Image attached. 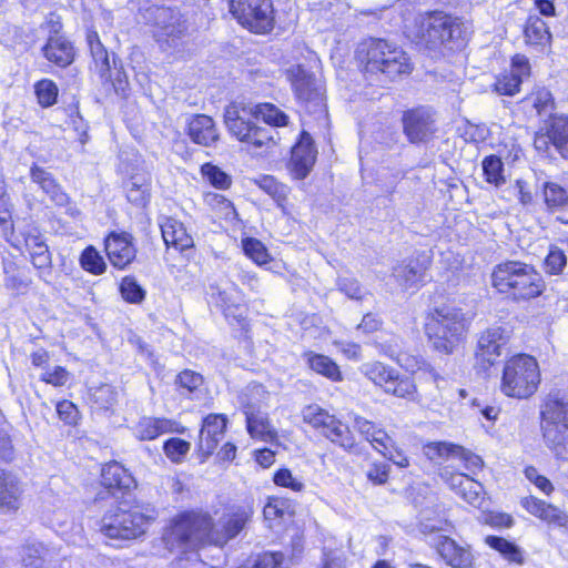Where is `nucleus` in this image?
I'll return each instance as SVG.
<instances>
[{"instance_id":"nucleus-27","label":"nucleus","mask_w":568,"mask_h":568,"mask_svg":"<svg viewBox=\"0 0 568 568\" xmlns=\"http://www.w3.org/2000/svg\"><path fill=\"white\" fill-rule=\"evenodd\" d=\"M190 139L200 145L210 146L219 140L213 119L205 114H196L187 123Z\"/></svg>"},{"instance_id":"nucleus-11","label":"nucleus","mask_w":568,"mask_h":568,"mask_svg":"<svg viewBox=\"0 0 568 568\" xmlns=\"http://www.w3.org/2000/svg\"><path fill=\"white\" fill-rule=\"evenodd\" d=\"M251 116H253L251 105L232 103L225 109L224 122L229 132L239 141L252 145L255 149L268 146L273 143L271 131L252 123L250 120Z\"/></svg>"},{"instance_id":"nucleus-61","label":"nucleus","mask_w":568,"mask_h":568,"mask_svg":"<svg viewBox=\"0 0 568 568\" xmlns=\"http://www.w3.org/2000/svg\"><path fill=\"white\" fill-rule=\"evenodd\" d=\"M338 290L353 300H362L364 291L357 280L353 277H339L337 282Z\"/></svg>"},{"instance_id":"nucleus-10","label":"nucleus","mask_w":568,"mask_h":568,"mask_svg":"<svg viewBox=\"0 0 568 568\" xmlns=\"http://www.w3.org/2000/svg\"><path fill=\"white\" fill-rule=\"evenodd\" d=\"M539 383L540 371L535 357L518 354L505 362L500 390L506 396L519 399L528 398L536 393Z\"/></svg>"},{"instance_id":"nucleus-21","label":"nucleus","mask_w":568,"mask_h":568,"mask_svg":"<svg viewBox=\"0 0 568 568\" xmlns=\"http://www.w3.org/2000/svg\"><path fill=\"white\" fill-rule=\"evenodd\" d=\"M530 74L529 61L525 55L517 54L513 58L511 69L497 77L494 84L495 91L503 95H514L525 78Z\"/></svg>"},{"instance_id":"nucleus-22","label":"nucleus","mask_w":568,"mask_h":568,"mask_svg":"<svg viewBox=\"0 0 568 568\" xmlns=\"http://www.w3.org/2000/svg\"><path fill=\"white\" fill-rule=\"evenodd\" d=\"M132 432L139 440H153L168 433L182 434L184 427L173 419L144 416L132 427Z\"/></svg>"},{"instance_id":"nucleus-30","label":"nucleus","mask_w":568,"mask_h":568,"mask_svg":"<svg viewBox=\"0 0 568 568\" xmlns=\"http://www.w3.org/2000/svg\"><path fill=\"white\" fill-rule=\"evenodd\" d=\"M161 233L164 243L179 251H183L193 245V239L187 234L184 225L169 216H164L160 221Z\"/></svg>"},{"instance_id":"nucleus-50","label":"nucleus","mask_w":568,"mask_h":568,"mask_svg":"<svg viewBox=\"0 0 568 568\" xmlns=\"http://www.w3.org/2000/svg\"><path fill=\"white\" fill-rule=\"evenodd\" d=\"M91 400L101 409H109L116 403L118 393L114 387L103 384L90 390Z\"/></svg>"},{"instance_id":"nucleus-32","label":"nucleus","mask_w":568,"mask_h":568,"mask_svg":"<svg viewBox=\"0 0 568 568\" xmlns=\"http://www.w3.org/2000/svg\"><path fill=\"white\" fill-rule=\"evenodd\" d=\"M544 200L551 213H557V220L568 223V190L555 182L544 184Z\"/></svg>"},{"instance_id":"nucleus-42","label":"nucleus","mask_w":568,"mask_h":568,"mask_svg":"<svg viewBox=\"0 0 568 568\" xmlns=\"http://www.w3.org/2000/svg\"><path fill=\"white\" fill-rule=\"evenodd\" d=\"M150 178L134 175L126 184V197L136 206H145L150 201Z\"/></svg>"},{"instance_id":"nucleus-4","label":"nucleus","mask_w":568,"mask_h":568,"mask_svg":"<svg viewBox=\"0 0 568 568\" xmlns=\"http://www.w3.org/2000/svg\"><path fill=\"white\" fill-rule=\"evenodd\" d=\"M491 284L499 293L516 301L535 298L546 287L541 274L532 265L520 261L496 265L491 273Z\"/></svg>"},{"instance_id":"nucleus-40","label":"nucleus","mask_w":568,"mask_h":568,"mask_svg":"<svg viewBox=\"0 0 568 568\" xmlns=\"http://www.w3.org/2000/svg\"><path fill=\"white\" fill-rule=\"evenodd\" d=\"M90 52L94 62V68L101 79H111V64L106 49L101 43L99 34L90 31L87 36Z\"/></svg>"},{"instance_id":"nucleus-36","label":"nucleus","mask_w":568,"mask_h":568,"mask_svg":"<svg viewBox=\"0 0 568 568\" xmlns=\"http://www.w3.org/2000/svg\"><path fill=\"white\" fill-rule=\"evenodd\" d=\"M44 57L60 67L70 64L73 60V47L61 37H51L43 48Z\"/></svg>"},{"instance_id":"nucleus-47","label":"nucleus","mask_w":568,"mask_h":568,"mask_svg":"<svg viewBox=\"0 0 568 568\" xmlns=\"http://www.w3.org/2000/svg\"><path fill=\"white\" fill-rule=\"evenodd\" d=\"M483 171L488 183L495 186L505 184L504 163L498 156H486L483 161Z\"/></svg>"},{"instance_id":"nucleus-2","label":"nucleus","mask_w":568,"mask_h":568,"mask_svg":"<svg viewBox=\"0 0 568 568\" xmlns=\"http://www.w3.org/2000/svg\"><path fill=\"white\" fill-rule=\"evenodd\" d=\"M356 60L365 73L383 75L388 80L409 74L413 64L408 54L396 43L381 38H368L358 43Z\"/></svg>"},{"instance_id":"nucleus-54","label":"nucleus","mask_w":568,"mask_h":568,"mask_svg":"<svg viewBox=\"0 0 568 568\" xmlns=\"http://www.w3.org/2000/svg\"><path fill=\"white\" fill-rule=\"evenodd\" d=\"M243 250L258 265H264L270 261L266 247L256 239L243 240Z\"/></svg>"},{"instance_id":"nucleus-44","label":"nucleus","mask_w":568,"mask_h":568,"mask_svg":"<svg viewBox=\"0 0 568 568\" xmlns=\"http://www.w3.org/2000/svg\"><path fill=\"white\" fill-rule=\"evenodd\" d=\"M251 106L255 119H262L265 123L273 126H285L287 124L288 116L271 103H261Z\"/></svg>"},{"instance_id":"nucleus-57","label":"nucleus","mask_w":568,"mask_h":568,"mask_svg":"<svg viewBox=\"0 0 568 568\" xmlns=\"http://www.w3.org/2000/svg\"><path fill=\"white\" fill-rule=\"evenodd\" d=\"M175 383L187 393H194L203 385V377L194 371L184 369L176 376Z\"/></svg>"},{"instance_id":"nucleus-52","label":"nucleus","mask_w":568,"mask_h":568,"mask_svg":"<svg viewBox=\"0 0 568 568\" xmlns=\"http://www.w3.org/2000/svg\"><path fill=\"white\" fill-rule=\"evenodd\" d=\"M121 296L129 303L139 304L145 298V291L132 276H125L120 284Z\"/></svg>"},{"instance_id":"nucleus-6","label":"nucleus","mask_w":568,"mask_h":568,"mask_svg":"<svg viewBox=\"0 0 568 568\" xmlns=\"http://www.w3.org/2000/svg\"><path fill=\"white\" fill-rule=\"evenodd\" d=\"M467 327V318L462 308L443 305L430 314L425 331L434 349L450 354L463 342Z\"/></svg>"},{"instance_id":"nucleus-46","label":"nucleus","mask_w":568,"mask_h":568,"mask_svg":"<svg viewBox=\"0 0 568 568\" xmlns=\"http://www.w3.org/2000/svg\"><path fill=\"white\" fill-rule=\"evenodd\" d=\"M485 541L489 547L500 552L508 561L518 565L524 564L523 551L515 544L497 536H487Z\"/></svg>"},{"instance_id":"nucleus-12","label":"nucleus","mask_w":568,"mask_h":568,"mask_svg":"<svg viewBox=\"0 0 568 568\" xmlns=\"http://www.w3.org/2000/svg\"><path fill=\"white\" fill-rule=\"evenodd\" d=\"M361 373L386 394L413 400L417 393L415 382L409 376L382 362H368L361 366Z\"/></svg>"},{"instance_id":"nucleus-62","label":"nucleus","mask_w":568,"mask_h":568,"mask_svg":"<svg viewBox=\"0 0 568 568\" xmlns=\"http://www.w3.org/2000/svg\"><path fill=\"white\" fill-rule=\"evenodd\" d=\"M40 379L53 386H63L69 381V373L62 366H55L52 371L42 373Z\"/></svg>"},{"instance_id":"nucleus-18","label":"nucleus","mask_w":568,"mask_h":568,"mask_svg":"<svg viewBox=\"0 0 568 568\" xmlns=\"http://www.w3.org/2000/svg\"><path fill=\"white\" fill-rule=\"evenodd\" d=\"M403 124L405 134L413 143L428 141L437 130L435 114L426 108L407 111Z\"/></svg>"},{"instance_id":"nucleus-59","label":"nucleus","mask_w":568,"mask_h":568,"mask_svg":"<svg viewBox=\"0 0 568 568\" xmlns=\"http://www.w3.org/2000/svg\"><path fill=\"white\" fill-rule=\"evenodd\" d=\"M59 418L68 425H75L79 419V410L70 400H61L57 404Z\"/></svg>"},{"instance_id":"nucleus-15","label":"nucleus","mask_w":568,"mask_h":568,"mask_svg":"<svg viewBox=\"0 0 568 568\" xmlns=\"http://www.w3.org/2000/svg\"><path fill=\"white\" fill-rule=\"evenodd\" d=\"M233 17L255 33H266L273 26L271 0H229Z\"/></svg>"},{"instance_id":"nucleus-55","label":"nucleus","mask_w":568,"mask_h":568,"mask_svg":"<svg viewBox=\"0 0 568 568\" xmlns=\"http://www.w3.org/2000/svg\"><path fill=\"white\" fill-rule=\"evenodd\" d=\"M274 484L288 488L295 493L303 491L305 488V484L301 477L294 476L292 471L287 468L278 469L273 477Z\"/></svg>"},{"instance_id":"nucleus-29","label":"nucleus","mask_w":568,"mask_h":568,"mask_svg":"<svg viewBox=\"0 0 568 568\" xmlns=\"http://www.w3.org/2000/svg\"><path fill=\"white\" fill-rule=\"evenodd\" d=\"M523 507L532 516L540 518L548 525L559 527L567 523L568 515L558 507L547 504L536 497H526L521 500Z\"/></svg>"},{"instance_id":"nucleus-9","label":"nucleus","mask_w":568,"mask_h":568,"mask_svg":"<svg viewBox=\"0 0 568 568\" xmlns=\"http://www.w3.org/2000/svg\"><path fill=\"white\" fill-rule=\"evenodd\" d=\"M143 18L164 51L178 49L189 34L187 20L175 7L152 4L144 10Z\"/></svg>"},{"instance_id":"nucleus-34","label":"nucleus","mask_w":568,"mask_h":568,"mask_svg":"<svg viewBox=\"0 0 568 568\" xmlns=\"http://www.w3.org/2000/svg\"><path fill=\"white\" fill-rule=\"evenodd\" d=\"M31 284V277L16 262H3V285L7 290L22 295L28 292Z\"/></svg>"},{"instance_id":"nucleus-26","label":"nucleus","mask_w":568,"mask_h":568,"mask_svg":"<svg viewBox=\"0 0 568 568\" xmlns=\"http://www.w3.org/2000/svg\"><path fill=\"white\" fill-rule=\"evenodd\" d=\"M22 488L12 473L0 469V513H14L21 505Z\"/></svg>"},{"instance_id":"nucleus-39","label":"nucleus","mask_w":568,"mask_h":568,"mask_svg":"<svg viewBox=\"0 0 568 568\" xmlns=\"http://www.w3.org/2000/svg\"><path fill=\"white\" fill-rule=\"evenodd\" d=\"M547 129L554 148L564 158H568V116L564 114L550 116Z\"/></svg>"},{"instance_id":"nucleus-33","label":"nucleus","mask_w":568,"mask_h":568,"mask_svg":"<svg viewBox=\"0 0 568 568\" xmlns=\"http://www.w3.org/2000/svg\"><path fill=\"white\" fill-rule=\"evenodd\" d=\"M427 264L426 257L423 261L404 262L394 268V276L404 288L416 287L425 281Z\"/></svg>"},{"instance_id":"nucleus-17","label":"nucleus","mask_w":568,"mask_h":568,"mask_svg":"<svg viewBox=\"0 0 568 568\" xmlns=\"http://www.w3.org/2000/svg\"><path fill=\"white\" fill-rule=\"evenodd\" d=\"M211 302L222 310L226 318L240 323L245 316L244 295L233 283L210 287Z\"/></svg>"},{"instance_id":"nucleus-37","label":"nucleus","mask_w":568,"mask_h":568,"mask_svg":"<svg viewBox=\"0 0 568 568\" xmlns=\"http://www.w3.org/2000/svg\"><path fill=\"white\" fill-rule=\"evenodd\" d=\"M31 179L34 183L40 185L43 192H45L57 205L68 203V195L61 190L51 173L39 166H32Z\"/></svg>"},{"instance_id":"nucleus-43","label":"nucleus","mask_w":568,"mask_h":568,"mask_svg":"<svg viewBox=\"0 0 568 568\" xmlns=\"http://www.w3.org/2000/svg\"><path fill=\"white\" fill-rule=\"evenodd\" d=\"M307 363L311 369L334 382L341 381V371L335 362L322 354L307 353Z\"/></svg>"},{"instance_id":"nucleus-16","label":"nucleus","mask_w":568,"mask_h":568,"mask_svg":"<svg viewBox=\"0 0 568 568\" xmlns=\"http://www.w3.org/2000/svg\"><path fill=\"white\" fill-rule=\"evenodd\" d=\"M507 343L508 335L503 327L494 326L487 328L480 333L477 341L475 352L476 363L480 365L483 369L489 368L501 356Z\"/></svg>"},{"instance_id":"nucleus-60","label":"nucleus","mask_w":568,"mask_h":568,"mask_svg":"<svg viewBox=\"0 0 568 568\" xmlns=\"http://www.w3.org/2000/svg\"><path fill=\"white\" fill-rule=\"evenodd\" d=\"M390 466L387 463H373L367 470V478L374 485H383L388 480Z\"/></svg>"},{"instance_id":"nucleus-7","label":"nucleus","mask_w":568,"mask_h":568,"mask_svg":"<svg viewBox=\"0 0 568 568\" xmlns=\"http://www.w3.org/2000/svg\"><path fill=\"white\" fill-rule=\"evenodd\" d=\"M155 518L154 509L120 504L103 515L100 531L110 539L133 540L143 536Z\"/></svg>"},{"instance_id":"nucleus-48","label":"nucleus","mask_w":568,"mask_h":568,"mask_svg":"<svg viewBox=\"0 0 568 568\" xmlns=\"http://www.w3.org/2000/svg\"><path fill=\"white\" fill-rule=\"evenodd\" d=\"M191 444L184 439L173 437L164 442L165 456L174 464H181L189 454Z\"/></svg>"},{"instance_id":"nucleus-8","label":"nucleus","mask_w":568,"mask_h":568,"mask_svg":"<svg viewBox=\"0 0 568 568\" xmlns=\"http://www.w3.org/2000/svg\"><path fill=\"white\" fill-rule=\"evenodd\" d=\"M420 530L428 535V544L437 555L452 568H473L474 555L467 545H460L453 538L440 534L450 527L449 521L444 517L433 518L427 510H423Z\"/></svg>"},{"instance_id":"nucleus-5","label":"nucleus","mask_w":568,"mask_h":568,"mask_svg":"<svg viewBox=\"0 0 568 568\" xmlns=\"http://www.w3.org/2000/svg\"><path fill=\"white\" fill-rule=\"evenodd\" d=\"M539 414L544 442L560 456L568 446V390L551 389L544 397Z\"/></svg>"},{"instance_id":"nucleus-56","label":"nucleus","mask_w":568,"mask_h":568,"mask_svg":"<svg viewBox=\"0 0 568 568\" xmlns=\"http://www.w3.org/2000/svg\"><path fill=\"white\" fill-rule=\"evenodd\" d=\"M567 264V257L562 250L550 246L545 258V270L549 274H560Z\"/></svg>"},{"instance_id":"nucleus-51","label":"nucleus","mask_w":568,"mask_h":568,"mask_svg":"<svg viewBox=\"0 0 568 568\" xmlns=\"http://www.w3.org/2000/svg\"><path fill=\"white\" fill-rule=\"evenodd\" d=\"M80 264L85 271L95 275L102 274L106 267L103 257L93 246H89L82 252Z\"/></svg>"},{"instance_id":"nucleus-24","label":"nucleus","mask_w":568,"mask_h":568,"mask_svg":"<svg viewBox=\"0 0 568 568\" xmlns=\"http://www.w3.org/2000/svg\"><path fill=\"white\" fill-rule=\"evenodd\" d=\"M105 251L111 264L118 268L129 265L136 254L132 236L128 233H111L105 240Z\"/></svg>"},{"instance_id":"nucleus-53","label":"nucleus","mask_w":568,"mask_h":568,"mask_svg":"<svg viewBox=\"0 0 568 568\" xmlns=\"http://www.w3.org/2000/svg\"><path fill=\"white\" fill-rule=\"evenodd\" d=\"M203 176L216 189L225 190L230 187L232 179L219 166L205 163L201 166Z\"/></svg>"},{"instance_id":"nucleus-58","label":"nucleus","mask_w":568,"mask_h":568,"mask_svg":"<svg viewBox=\"0 0 568 568\" xmlns=\"http://www.w3.org/2000/svg\"><path fill=\"white\" fill-rule=\"evenodd\" d=\"M287 511L286 501L280 498H270L263 508L265 520L274 521L284 518Z\"/></svg>"},{"instance_id":"nucleus-63","label":"nucleus","mask_w":568,"mask_h":568,"mask_svg":"<svg viewBox=\"0 0 568 568\" xmlns=\"http://www.w3.org/2000/svg\"><path fill=\"white\" fill-rule=\"evenodd\" d=\"M284 556L281 552H264L260 555L253 565L254 568H284Z\"/></svg>"},{"instance_id":"nucleus-38","label":"nucleus","mask_w":568,"mask_h":568,"mask_svg":"<svg viewBox=\"0 0 568 568\" xmlns=\"http://www.w3.org/2000/svg\"><path fill=\"white\" fill-rule=\"evenodd\" d=\"M244 414L246 417L247 432L253 438L268 440L274 437L275 433L264 414L255 412V408L252 405H246L244 407Z\"/></svg>"},{"instance_id":"nucleus-45","label":"nucleus","mask_w":568,"mask_h":568,"mask_svg":"<svg viewBox=\"0 0 568 568\" xmlns=\"http://www.w3.org/2000/svg\"><path fill=\"white\" fill-rule=\"evenodd\" d=\"M254 183L266 194H268L278 206L284 207V202L288 193V187L278 182L271 175H263L254 180Z\"/></svg>"},{"instance_id":"nucleus-1","label":"nucleus","mask_w":568,"mask_h":568,"mask_svg":"<svg viewBox=\"0 0 568 568\" xmlns=\"http://www.w3.org/2000/svg\"><path fill=\"white\" fill-rule=\"evenodd\" d=\"M253 513L250 503L232 506L216 525L207 514L183 513L172 520L163 535V541L171 551L195 548L206 541L224 545L243 530Z\"/></svg>"},{"instance_id":"nucleus-13","label":"nucleus","mask_w":568,"mask_h":568,"mask_svg":"<svg viewBox=\"0 0 568 568\" xmlns=\"http://www.w3.org/2000/svg\"><path fill=\"white\" fill-rule=\"evenodd\" d=\"M303 420L318 429L327 439L345 450L355 446V438L348 426L317 404H311L302 410Z\"/></svg>"},{"instance_id":"nucleus-28","label":"nucleus","mask_w":568,"mask_h":568,"mask_svg":"<svg viewBox=\"0 0 568 568\" xmlns=\"http://www.w3.org/2000/svg\"><path fill=\"white\" fill-rule=\"evenodd\" d=\"M57 554L55 548L33 540L22 546L20 558L22 566L26 568H44Z\"/></svg>"},{"instance_id":"nucleus-19","label":"nucleus","mask_w":568,"mask_h":568,"mask_svg":"<svg viewBox=\"0 0 568 568\" xmlns=\"http://www.w3.org/2000/svg\"><path fill=\"white\" fill-rule=\"evenodd\" d=\"M443 480L469 505L480 508L485 501L483 485L463 473H452L444 469Z\"/></svg>"},{"instance_id":"nucleus-64","label":"nucleus","mask_w":568,"mask_h":568,"mask_svg":"<svg viewBox=\"0 0 568 568\" xmlns=\"http://www.w3.org/2000/svg\"><path fill=\"white\" fill-rule=\"evenodd\" d=\"M346 557L341 550L324 552L323 568H346Z\"/></svg>"},{"instance_id":"nucleus-41","label":"nucleus","mask_w":568,"mask_h":568,"mask_svg":"<svg viewBox=\"0 0 568 568\" xmlns=\"http://www.w3.org/2000/svg\"><path fill=\"white\" fill-rule=\"evenodd\" d=\"M524 33L526 43L536 48H545L551 40L546 22L537 16H530L527 19Z\"/></svg>"},{"instance_id":"nucleus-49","label":"nucleus","mask_w":568,"mask_h":568,"mask_svg":"<svg viewBox=\"0 0 568 568\" xmlns=\"http://www.w3.org/2000/svg\"><path fill=\"white\" fill-rule=\"evenodd\" d=\"M34 92L41 106L48 108L57 102L58 87L49 79H42L34 84Z\"/></svg>"},{"instance_id":"nucleus-35","label":"nucleus","mask_w":568,"mask_h":568,"mask_svg":"<svg viewBox=\"0 0 568 568\" xmlns=\"http://www.w3.org/2000/svg\"><path fill=\"white\" fill-rule=\"evenodd\" d=\"M24 243L33 266L38 270L50 268L52 263L51 253L42 235L39 233H29L24 239Z\"/></svg>"},{"instance_id":"nucleus-14","label":"nucleus","mask_w":568,"mask_h":568,"mask_svg":"<svg viewBox=\"0 0 568 568\" xmlns=\"http://www.w3.org/2000/svg\"><path fill=\"white\" fill-rule=\"evenodd\" d=\"M297 100L308 113L323 115L326 113L322 83L302 65H293L287 70Z\"/></svg>"},{"instance_id":"nucleus-3","label":"nucleus","mask_w":568,"mask_h":568,"mask_svg":"<svg viewBox=\"0 0 568 568\" xmlns=\"http://www.w3.org/2000/svg\"><path fill=\"white\" fill-rule=\"evenodd\" d=\"M406 32L418 45L437 50L462 40L465 27L459 18L434 11L415 17L413 22L406 26Z\"/></svg>"},{"instance_id":"nucleus-20","label":"nucleus","mask_w":568,"mask_h":568,"mask_svg":"<svg viewBox=\"0 0 568 568\" xmlns=\"http://www.w3.org/2000/svg\"><path fill=\"white\" fill-rule=\"evenodd\" d=\"M226 417L222 414H210L200 430L197 449L204 462L217 447L224 436Z\"/></svg>"},{"instance_id":"nucleus-23","label":"nucleus","mask_w":568,"mask_h":568,"mask_svg":"<svg viewBox=\"0 0 568 568\" xmlns=\"http://www.w3.org/2000/svg\"><path fill=\"white\" fill-rule=\"evenodd\" d=\"M133 484V477L118 462H111L102 467L101 485L110 496L115 498L123 496Z\"/></svg>"},{"instance_id":"nucleus-25","label":"nucleus","mask_w":568,"mask_h":568,"mask_svg":"<svg viewBox=\"0 0 568 568\" xmlns=\"http://www.w3.org/2000/svg\"><path fill=\"white\" fill-rule=\"evenodd\" d=\"M316 150L311 135L303 131L300 140L292 148L291 164L297 179H304L316 160Z\"/></svg>"},{"instance_id":"nucleus-31","label":"nucleus","mask_w":568,"mask_h":568,"mask_svg":"<svg viewBox=\"0 0 568 568\" xmlns=\"http://www.w3.org/2000/svg\"><path fill=\"white\" fill-rule=\"evenodd\" d=\"M354 428L368 440L381 454L393 447V438L375 423L362 417H354Z\"/></svg>"}]
</instances>
